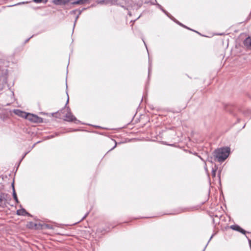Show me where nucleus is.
Segmentation results:
<instances>
[{
	"mask_svg": "<svg viewBox=\"0 0 251 251\" xmlns=\"http://www.w3.org/2000/svg\"><path fill=\"white\" fill-rule=\"evenodd\" d=\"M230 149L228 147H222L216 150L214 156L219 162L224 161L229 156Z\"/></svg>",
	"mask_w": 251,
	"mask_h": 251,
	"instance_id": "obj_1",
	"label": "nucleus"
},
{
	"mask_svg": "<svg viewBox=\"0 0 251 251\" xmlns=\"http://www.w3.org/2000/svg\"><path fill=\"white\" fill-rule=\"evenodd\" d=\"M11 200L10 196L6 193H1L0 194V207L4 208L6 206L7 202Z\"/></svg>",
	"mask_w": 251,
	"mask_h": 251,
	"instance_id": "obj_2",
	"label": "nucleus"
},
{
	"mask_svg": "<svg viewBox=\"0 0 251 251\" xmlns=\"http://www.w3.org/2000/svg\"><path fill=\"white\" fill-rule=\"evenodd\" d=\"M26 119L35 123H41L43 121V118L29 113H27Z\"/></svg>",
	"mask_w": 251,
	"mask_h": 251,
	"instance_id": "obj_3",
	"label": "nucleus"
},
{
	"mask_svg": "<svg viewBox=\"0 0 251 251\" xmlns=\"http://www.w3.org/2000/svg\"><path fill=\"white\" fill-rule=\"evenodd\" d=\"M65 121L68 122H73L74 121L75 123H79L80 122L79 120H77L76 118L72 114V113L70 111H68L64 116V117H62Z\"/></svg>",
	"mask_w": 251,
	"mask_h": 251,
	"instance_id": "obj_4",
	"label": "nucleus"
},
{
	"mask_svg": "<svg viewBox=\"0 0 251 251\" xmlns=\"http://www.w3.org/2000/svg\"><path fill=\"white\" fill-rule=\"evenodd\" d=\"M13 112L17 115L22 117L25 118V119H26V117L27 115V113L23 111L20 109H14L13 110Z\"/></svg>",
	"mask_w": 251,
	"mask_h": 251,
	"instance_id": "obj_5",
	"label": "nucleus"
},
{
	"mask_svg": "<svg viewBox=\"0 0 251 251\" xmlns=\"http://www.w3.org/2000/svg\"><path fill=\"white\" fill-rule=\"evenodd\" d=\"M230 227L232 229H233L234 230H236V231H239V232H241V233H243L244 234H245V233H246V231L244 229L242 228L238 225H231Z\"/></svg>",
	"mask_w": 251,
	"mask_h": 251,
	"instance_id": "obj_6",
	"label": "nucleus"
},
{
	"mask_svg": "<svg viewBox=\"0 0 251 251\" xmlns=\"http://www.w3.org/2000/svg\"><path fill=\"white\" fill-rule=\"evenodd\" d=\"M27 226L29 228H31L33 229H40L42 228V225L40 224H36L33 222H29Z\"/></svg>",
	"mask_w": 251,
	"mask_h": 251,
	"instance_id": "obj_7",
	"label": "nucleus"
},
{
	"mask_svg": "<svg viewBox=\"0 0 251 251\" xmlns=\"http://www.w3.org/2000/svg\"><path fill=\"white\" fill-rule=\"evenodd\" d=\"M90 0H76L71 2L73 5H82L86 3H90Z\"/></svg>",
	"mask_w": 251,
	"mask_h": 251,
	"instance_id": "obj_8",
	"label": "nucleus"
},
{
	"mask_svg": "<svg viewBox=\"0 0 251 251\" xmlns=\"http://www.w3.org/2000/svg\"><path fill=\"white\" fill-rule=\"evenodd\" d=\"M16 214L18 215H22V216H25V215H28L29 216H31V215L29 213H28L25 210V209L22 208V209H19L16 212Z\"/></svg>",
	"mask_w": 251,
	"mask_h": 251,
	"instance_id": "obj_9",
	"label": "nucleus"
},
{
	"mask_svg": "<svg viewBox=\"0 0 251 251\" xmlns=\"http://www.w3.org/2000/svg\"><path fill=\"white\" fill-rule=\"evenodd\" d=\"M244 45L248 49L251 50V38H247L244 41Z\"/></svg>",
	"mask_w": 251,
	"mask_h": 251,
	"instance_id": "obj_10",
	"label": "nucleus"
},
{
	"mask_svg": "<svg viewBox=\"0 0 251 251\" xmlns=\"http://www.w3.org/2000/svg\"><path fill=\"white\" fill-rule=\"evenodd\" d=\"M241 112L245 116L251 117V110L249 109L243 108L241 109Z\"/></svg>",
	"mask_w": 251,
	"mask_h": 251,
	"instance_id": "obj_11",
	"label": "nucleus"
},
{
	"mask_svg": "<svg viewBox=\"0 0 251 251\" xmlns=\"http://www.w3.org/2000/svg\"><path fill=\"white\" fill-rule=\"evenodd\" d=\"M12 186L13 187L12 195H13V198H14V200L16 202L18 203H19V201L17 194L16 193V192H15V190L14 186V183H13L12 184Z\"/></svg>",
	"mask_w": 251,
	"mask_h": 251,
	"instance_id": "obj_12",
	"label": "nucleus"
},
{
	"mask_svg": "<svg viewBox=\"0 0 251 251\" xmlns=\"http://www.w3.org/2000/svg\"><path fill=\"white\" fill-rule=\"evenodd\" d=\"M36 145V144H34V145H33L31 147H29L28 149H27V151L26 152H25L24 154L23 155V157L22 158H21V159L20 160V163L22 161V160L24 159V158L25 156V155L28 153L31 150L35 147V146Z\"/></svg>",
	"mask_w": 251,
	"mask_h": 251,
	"instance_id": "obj_13",
	"label": "nucleus"
},
{
	"mask_svg": "<svg viewBox=\"0 0 251 251\" xmlns=\"http://www.w3.org/2000/svg\"><path fill=\"white\" fill-rule=\"evenodd\" d=\"M36 145V144H34V145H33L31 147H29L28 149H27V151L26 152H25L24 154L23 155V157L22 158H21V159L20 160V163L22 161V160L24 159V158L25 156V155L28 153L31 150L35 147V146Z\"/></svg>",
	"mask_w": 251,
	"mask_h": 251,
	"instance_id": "obj_14",
	"label": "nucleus"
},
{
	"mask_svg": "<svg viewBox=\"0 0 251 251\" xmlns=\"http://www.w3.org/2000/svg\"><path fill=\"white\" fill-rule=\"evenodd\" d=\"M218 169V167L216 165H215L214 167H212V176L213 178H214L216 177V173L217 172V170Z\"/></svg>",
	"mask_w": 251,
	"mask_h": 251,
	"instance_id": "obj_15",
	"label": "nucleus"
},
{
	"mask_svg": "<svg viewBox=\"0 0 251 251\" xmlns=\"http://www.w3.org/2000/svg\"><path fill=\"white\" fill-rule=\"evenodd\" d=\"M52 3L56 5H64L62 0H52Z\"/></svg>",
	"mask_w": 251,
	"mask_h": 251,
	"instance_id": "obj_16",
	"label": "nucleus"
},
{
	"mask_svg": "<svg viewBox=\"0 0 251 251\" xmlns=\"http://www.w3.org/2000/svg\"><path fill=\"white\" fill-rule=\"evenodd\" d=\"M176 23L178 25H180V26L185 28H187V29H189L190 30H192V31H195V32H197V33L199 34V33L198 32H197V31H195V30H194L193 29H192L190 28L189 27L186 26V25H184L182 23H180L179 21H176Z\"/></svg>",
	"mask_w": 251,
	"mask_h": 251,
	"instance_id": "obj_17",
	"label": "nucleus"
},
{
	"mask_svg": "<svg viewBox=\"0 0 251 251\" xmlns=\"http://www.w3.org/2000/svg\"><path fill=\"white\" fill-rule=\"evenodd\" d=\"M86 9V8H83L81 10H79V12H78V15L76 16V17H75V21L74 22V27H73V30L74 29V28L75 27V24H76V21H77V20L78 19V17H79V15L81 14L82 11Z\"/></svg>",
	"mask_w": 251,
	"mask_h": 251,
	"instance_id": "obj_18",
	"label": "nucleus"
},
{
	"mask_svg": "<svg viewBox=\"0 0 251 251\" xmlns=\"http://www.w3.org/2000/svg\"><path fill=\"white\" fill-rule=\"evenodd\" d=\"M155 0V2H151V4H153V5H157L158 7L163 12V11H165V9H163V8L162 7V6L160 5L159 4L157 3V1H156V0Z\"/></svg>",
	"mask_w": 251,
	"mask_h": 251,
	"instance_id": "obj_19",
	"label": "nucleus"
},
{
	"mask_svg": "<svg viewBox=\"0 0 251 251\" xmlns=\"http://www.w3.org/2000/svg\"><path fill=\"white\" fill-rule=\"evenodd\" d=\"M178 142H175L174 144H164L165 145L175 147H179V145H178Z\"/></svg>",
	"mask_w": 251,
	"mask_h": 251,
	"instance_id": "obj_20",
	"label": "nucleus"
},
{
	"mask_svg": "<svg viewBox=\"0 0 251 251\" xmlns=\"http://www.w3.org/2000/svg\"><path fill=\"white\" fill-rule=\"evenodd\" d=\"M43 226L48 229H52V226L48 224L42 225V227Z\"/></svg>",
	"mask_w": 251,
	"mask_h": 251,
	"instance_id": "obj_21",
	"label": "nucleus"
},
{
	"mask_svg": "<svg viewBox=\"0 0 251 251\" xmlns=\"http://www.w3.org/2000/svg\"><path fill=\"white\" fill-rule=\"evenodd\" d=\"M34 2L36 3H39L41 2H47L48 0H32Z\"/></svg>",
	"mask_w": 251,
	"mask_h": 251,
	"instance_id": "obj_22",
	"label": "nucleus"
},
{
	"mask_svg": "<svg viewBox=\"0 0 251 251\" xmlns=\"http://www.w3.org/2000/svg\"><path fill=\"white\" fill-rule=\"evenodd\" d=\"M123 142H115V145L114 146H113V147L112 148H111L110 150H109V151H110L111 150H112L113 149H114L115 148H116V147L117 146V145L118 144H121V143H123Z\"/></svg>",
	"mask_w": 251,
	"mask_h": 251,
	"instance_id": "obj_23",
	"label": "nucleus"
},
{
	"mask_svg": "<svg viewBox=\"0 0 251 251\" xmlns=\"http://www.w3.org/2000/svg\"><path fill=\"white\" fill-rule=\"evenodd\" d=\"M72 0H62L64 5H65L67 3H68V2H69L70 1H72Z\"/></svg>",
	"mask_w": 251,
	"mask_h": 251,
	"instance_id": "obj_24",
	"label": "nucleus"
},
{
	"mask_svg": "<svg viewBox=\"0 0 251 251\" xmlns=\"http://www.w3.org/2000/svg\"><path fill=\"white\" fill-rule=\"evenodd\" d=\"M149 72H148V75L149 76H150V74H151V63H150V62L149 61Z\"/></svg>",
	"mask_w": 251,
	"mask_h": 251,
	"instance_id": "obj_25",
	"label": "nucleus"
},
{
	"mask_svg": "<svg viewBox=\"0 0 251 251\" xmlns=\"http://www.w3.org/2000/svg\"><path fill=\"white\" fill-rule=\"evenodd\" d=\"M97 2L98 3V4H103L104 2H105V0H98L97 1Z\"/></svg>",
	"mask_w": 251,
	"mask_h": 251,
	"instance_id": "obj_26",
	"label": "nucleus"
},
{
	"mask_svg": "<svg viewBox=\"0 0 251 251\" xmlns=\"http://www.w3.org/2000/svg\"><path fill=\"white\" fill-rule=\"evenodd\" d=\"M204 170L205 171V172L208 174V169H207V165H206V164L205 163V162H204Z\"/></svg>",
	"mask_w": 251,
	"mask_h": 251,
	"instance_id": "obj_27",
	"label": "nucleus"
},
{
	"mask_svg": "<svg viewBox=\"0 0 251 251\" xmlns=\"http://www.w3.org/2000/svg\"><path fill=\"white\" fill-rule=\"evenodd\" d=\"M163 12L168 17H171V15L165 10V11H163Z\"/></svg>",
	"mask_w": 251,
	"mask_h": 251,
	"instance_id": "obj_28",
	"label": "nucleus"
},
{
	"mask_svg": "<svg viewBox=\"0 0 251 251\" xmlns=\"http://www.w3.org/2000/svg\"><path fill=\"white\" fill-rule=\"evenodd\" d=\"M221 170H219V172H218V179H219V182L221 181V179H220V175H221Z\"/></svg>",
	"mask_w": 251,
	"mask_h": 251,
	"instance_id": "obj_29",
	"label": "nucleus"
},
{
	"mask_svg": "<svg viewBox=\"0 0 251 251\" xmlns=\"http://www.w3.org/2000/svg\"><path fill=\"white\" fill-rule=\"evenodd\" d=\"M171 19H172L173 21H174L175 23H176V21H178L177 20H176L174 17H173L172 15H171V17H169Z\"/></svg>",
	"mask_w": 251,
	"mask_h": 251,
	"instance_id": "obj_30",
	"label": "nucleus"
},
{
	"mask_svg": "<svg viewBox=\"0 0 251 251\" xmlns=\"http://www.w3.org/2000/svg\"><path fill=\"white\" fill-rule=\"evenodd\" d=\"M171 19H172L173 21H174L175 23H176V21H178L177 20H176L174 17H173L172 15H171V17H169Z\"/></svg>",
	"mask_w": 251,
	"mask_h": 251,
	"instance_id": "obj_31",
	"label": "nucleus"
},
{
	"mask_svg": "<svg viewBox=\"0 0 251 251\" xmlns=\"http://www.w3.org/2000/svg\"><path fill=\"white\" fill-rule=\"evenodd\" d=\"M66 93L67 95V102L66 103V105L68 104V103L69 102V95H68V92H67Z\"/></svg>",
	"mask_w": 251,
	"mask_h": 251,
	"instance_id": "obj_32",
	"label": "nucleus"
},
{
	"mask_svg": "<svg viewBox=\"0 0 251 251\" xmlns=\"http://www.w3.org/2000/svg\"><path fill=\"white\" fill-rule=\"evenodd\" d=\"M33 36V35L31 36V37H30L29 38H28V39H27L25 41V43H27V42H28V41Z\"/></svg>",
	"mask_w": 251,
	"mask_h": 251,
	"instance_id": "obj_33",
	"label": "nucleus"
},
{
	"mask_svg": "<svg viewBox=\"0 0 251 251\" xmlns=\"http://www.w3.org/2000/svg\"><path fill=\"white\" fill-rule=\"evenodd\" d=\"M248 242H249V245H250V248H251V239H248Z\"/></svg>",
	"mask_w": 251,
	"mask_h": 251,
	"instance_id": "obj_34",
	"label": "nucleus"
},
{
	"mask_svg": "<svg viewBox=\"0 0 251 251\" xmlns=\"http://www.w3.org/2000/svg\"><path fill=\"white\" fill-rule=\"evenodd\" d=\"M88 213H87L86 214H85V215H84V216L82 218V220H82L84 219L87 217V216L88 215Z\"/></svg>",
	"mask_w": 251,
	"mask_h": 251,
	"instance_id": "obj_35",
	"label": "nucleus"
},
{
	"mask_svg": "<svg viewBox=\"0 0 251 251\" xmlns=\"http://www.w3.org/2000/svg\"><path fill=\"white\" fill-rule=\"evenodd\" d=\"M214 235V234H212V235H211V236L210 237V239H209V241H208V242H210V241L211 240V239L212 238V237H213Z\"/></svg>",
	"mask_w": 251,
	"mask_h": 251,
	"instance_id": "obj_36",
	"label": "nucleus"
},
{
	"mask_svg": "<svg viewBox=\"0 0 251 251\" xmlns=\"http://www.w3.org/2000/svg\"><path fill=\"white\" fill-rule=\"evenodd\" d=\"M25 2H23L22 3H19L18 4H17V5H19V4H20L21 3H25ZM14 5H16V4H15V5H11V6H14Z\"/></svg>",
	"mask_w": 251,
	"mask_h": 251,
	"instance_id": "obj_37",
	"label": "nucleus"
},
{
	"mask_svg": "<svg viewBox=\"0 0 251 251\" xmlns=\"http://www.w3.org/2000/svg\"><path fill=\"white\" fill-rule=\"evenodd\" d=\"M76 11V10H73V11H71V14H72V13H75V11Z\"/></svg>",
	"mask_w": 251,
	"mask_h": 251,
	"instance_id": "obj_38",
	"label": "nucleus"
},
{
	"mask_svg": "<svg viewBox=\"0 0 251 251\" xmlns=\"http://www.w3.org/2000/svg\"><path fill=\"white\" fill-rule=\"evenodd\" d=\"M141 17V15L138 16V17L135 20L133 21V22H134L136 20L138 19Z\"/></svg>",
	"mask_w": 251,
	"mask_h": 251,
	"instance_id": "obj_39",
	"label": "nucleus"
},
{
	"mask_svg": "<svg viewBox=\"0 0 251 251\" xmlns=\"http://www.w3.org/2000/svg\"><path fill=\"white\" fill-rule=\"evenodd\" d=\"M143 42H144V44H145V45L146 47V49H147V45H146V43L145 42V41H144L143 40Z\"/></svg>",
	"mask_w": 251,
	"mask_h": 251,
	"instance_id": "obj_40",
	"label": "nucleus"
},
{
	"mask_svg": "<svg viewBox=\"0 0 251 251\" xmlns=\"http://www.w3.org/2000/svg\"><path fill=\"white\" fill-rule=\"evenodd\" d=\"M149 2H149V1H147V0H146V1H145V3H149Z\"/></svg>",
	"mask_w": 251,
	"mask_h": 251,
	"instance_id": "obj_41",
	"label": "nucleus"
},
{
	"mask_svg": "<svg viewBox=\"0 0 251 251\" xmlns=\"http://www.w3.org/2000/svg\"><path fill=\"white\" fill-rule=\"evenodd\" d=\"M206 247H207V245L205 246V248H204V249L202 251H204V250H205V248H206Z\"/></svg>",
	"mask_w": 251,
	"mask_h": 251,
	"instance_id": "obj_42",
	"label": "nucleus"
},
{
	"mask_svg": "<svg viewBox=\"0 0 251 251\" xmlns=\"http://www.w3.org/2000/svg\"><path fill=\"white\" fill-rule=\"evenodd\" d=\"M67 109H68V110H69V111H70V109L69 108V107H67Z\"/></svg>",
	"mask_w": 251,
	"mask_h": 251,
	"instance_id": "obj_43",
	"label": "nucleus"
},
{
	"mask_svg": "<svg viewBox=\"0 0 251 251\" xmlns=\"http://www.w3.org/2000/svg\"><path fill=\"white\" fill-rule=\"evenodd\" d=\"M245 125H244V126H243V127H242V128H244V127H245Z\"/></svg>",
	"mask_w": 251,
	"mask_h": 251,
	"instance_id": "obj_44",
	"label": "nucleus"
},
{
	"mask_svg": "<svg viewBox=\"0 0 251 251\" xmlns=\"http://www.w3.org/2000/svg\"><path fill=\"white\" fill-rule=\"evenodd\" d=\"M67 88H68V86H67V84H66V89H67Z\"/></svg>",
	"mask_w": 251,
	"mask_h": 251,
	"instance_id": "obj_45",
	"label": "nucleus"
},
{
	"mask_svg": "<svg viewBox=\"0 0 251 251\" xmlns=\"http://www.w3.org/2000/svg\"><path fill=\"white\" fill-rule=\"evenodd\" d=\"M151 141H155V140H151Z\"/></svg>",
	"mask_w": 251,
	"mask_h": 251,
	"instance_id": "obj_46",
	"label": "nucleus"
},
{
	"mask_svg": "<svg viewBox=\"0 0 251 251\" xmlns=\"http://www.w3.org/2000/svg\"><path fill=\"white\" fill-rule=\"evenodd\" d=\"M200 157L201 159V160H203V159L202 158H201V157Z\"/></svg>",
	"mask_w": 251,
	"mask_h": 251,
	"instance_id": "obj_47",
	"label": "nucleus"
}]
</instances>
